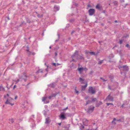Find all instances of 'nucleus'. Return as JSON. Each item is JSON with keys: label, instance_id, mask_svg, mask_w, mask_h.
I'll return each mask as SVG.
<instances>
[{"label": "nucleus", "instance_id": "f257e3e1", "mask_svg": "<svg viewBox=\"0 0 130 130\" xmlns=\"http://www.w3.org/2000/svg\"><path fill=\"white\" fill-rule=\"evenodd\" d=\"M78 51L76 50L74 54L71 56V58H72V59L70 61L71 62H76V60L75 59H77L78 56Z\"/></svg>", "mask_w": 130, "mask_h": 130}, {"label": "nucleus", "instance_id": "f03ea898", "mask_svg": "<svg viewBox=\"0 0 130 130\" xmlns=\"http://www.w3.org/2000/svg\"><path fill=\"white\" fill-rule=\"evenodd\" d=\"M94 107L92 105L89 106L87 109V112L88 113H92L94 111Z\"/></svg>", "mask_w": 130, "mask_h": 130}, {"label": "nucleus", "instance_id": "7ed1b4c3", "mask_svg": "<svg viewBox=\"0 0 130 130\" xmlns=\"http://www.w3.org/2000/svg\"><path fill=\"white\" fill-rule=\"evenodd\" d=\"M88 92L89 93L91 94H95L96 92V91L94 89H93L92 86L89 87Z\"/></svg>", "mask_w": 130, "mask_h": 130}, {"label": "nucleus", "instance_id": "20e7f679", "mask_svg": "<svg viewBox=\"0 0 130 130\" xmlns=\"http://www.w3.org/2000/svg\"><path fill=\"white\" fill-rule=\"evenodd\" d=\"M27 76L25 74V73H24L23 75L21 76V77H20V79H21V80L23 79L25 82H26L27 80V79L26 78L27 77Z\"/></svg>", "mask_w": 130, "mask_h": 130}, {"label": "nucleus", "instance_id": "39448f33", "mask_svg": "<svg viewBox=\"0 0 130 130\" xmlns=\"http://www.w3.org/2000/svg\"><path fill=\"white\" fill-rule=\"evenodd\" d=\"M95 10L93 9H90L88 11V12L90 15H92L95 13Z\"/></svg>", "mask_w": 130, "mask_h": 130}, {"label": "nucleus", "instance_id": "423d86ee", "mask_svg": "<svg viewBox=\"0 0 130 130\" xmlns=\"http://www.w3.org/2000/svg\"><path fill=\"white\" fill-rule=\"evenodd\" d=\"M121 68H124V71L126 72H127L129 70L128 67L126 65H124L123 66H121L120 67Z\"/></svg>", "mask_w": 130, "mask_h": 130}, {"label": "nucleus", "instance_id": "0eeeda50", "mask_svg": "<svg viewBox=\"0 0 130 130\" xmlns=\"http://www.w3.org/2000/svg\"><path fill=\"white\" fill-rule=\"evenodd\" d=\"M60 119L62 120H64L66 118L64 113H60Z\"/></svg>", "mask_w": 130, "mask_h": 130}, {"label": "nucleus", "instance_id": "6e6552de", "mask_svg": "<svg viewBox=\"0 0 130 130\" xmlns=\"http://www.w3.org/2000/svg\"><path fill=\"white\" fill-rule=\"evenodd\" d=\"M106 100H108L110 101H113V98L110 96V94H109L106 98Z\"/></svg>", "mask_w": 130, "mask_h": 130}, {"label": "nucleus", "instance_id": "1a4fd4ad", "mask_svg": "<svg viewBox=\"0 0 130 130\" xmlns=\"http://www.w3.org/2000/svg\"><path fill=\"white\" fill-rule=\"evenodd\" d=\"M86 84L85 85H83L81 86V90L82 91H84L86 88L87 87L88 84L87 82H86Z\"/></svg>", "mask_w": 130, "mask_h": 130}, {"label": "nucleus", "instance_id": "9d476101", "mask_svg": "<svg viewBox=\"0 0 130 130\" xmlns=\"http://www.w3.org/2000/svg\"><path fill=\"white\" fill-rule=\"evenodd\" d=\"M84 58L83 56V55L82 54V55H79L78 54V58L77 60H84Z\"/></svg>", "mask_w": 130, "mask_h": 130}, {"label": "nucleus", "instance_id": "9b49d317", "mask_svg": "<svg viewBox=\"0 0 130 130\" xmlns=\"http://www.w3.org/2000/svg\"><path fill=\"white\" fill-rule=\"evenodd\" d=\"M59 7L58 6L55 5L54 7V11L56 12L59 10Z\"/></svg>", "mask_w": 130, "mask_h": 130}, {"label": "nucleus", "instance_id": "f8f14e48", "mask_svg": "<svg viewBox=\"0 0 130 130\" xmlns=\"http://www.w3.org/2000/svg\"><path fill=\"white\" fill-rule=\"evenodd\" d=\"M102 103L101 101H99V102L98 101H97V102L96 103V107H98L100 106V105H102Z\"/></svg>", "mask_w": 130, "mask_h": 130}, {"label": "nucleus", "instance_id": "ddd939ff", "mask_svg": "<svg viewBox=\"0 0 130 130\" xmlns=\"http://www.w3.org/2000/svg\"><path fill=\"white\" fill-rule=\"evenodd\" d=\"M56 85V83L54 82L52 83L51 84H50V85H48V86L54 88L55 87Z\"/></svg>", "mask_w": 130, "mask_h": 130}, {"label": "nucleus", "instance_id": "4468645a", "mask_svg": "<svg viewBox=\"0 0 130 130\" xmlns=\"http://www.w3.org/2000/svg\"><path fill=\"white\" fill-rule=\"evenodd\" d=\"M5 103L6 104H10V105H11V106H13L14 104V103H13V104L11 103H10V100H9L8 99H7V100L6 101V102H5Z\"/></svg>", "mask_w": 130, "mask_h": 130}, {"label": "nucleus", "instance_id": "2eb2a0df", "mask_svg": "<svg viewBox=\"0 0 130 130\" xmlns=\"http://www.w3.org/2000/svg\"><path fill=\"white\" fill-rule=\"evenodd\" d=\"M50 122L51 121L49 117H47L46 119V121L45 123L47 124H48L50 123Z\"/></svg>", "mask_w": 130, "mask_h": 130}, {"label": "nucleus", "instance_id": "dca6fc26", "mask_svg": "<svg viewBox=\"0 0 130 130\" xmlns=\"http://www.w3.org/2000/svg\"><path fill=\"white\" fill-rule=\"evenodd\" d=\"M57 95V94H52L51 95L49 96H48V98L49 99H51L52 98L55 97Z\"/></svg>", "mask_w": 130, "mask_h": 130}, {"label": "nucleus", "instance_id": "f3484780", "mask_svg": "<svg viewBox=\"0 0 130 130\" xmlns=\"http://www.w3.org/2000/svg\"><path fill=\"white\" fill-rule=\"evenodd\" d=\"M79 82L81 84H85L84 83V79L82 78H80L79 79Z\"/></svg>", "mask_w": 130, "mask_h": 130}, {"label": "nucleus", "instance_id": "a211bd4d", "mask_svg": "<svg viewBox=\"0 0 130 130\" xmlns=\"http://www.w3.org/2000/svg\"><path fill=\"white\" fill-rule=\"evenodd\" d=\"M84 70V68L83 67H81L80 68H78L77 69L79 71L80 73H81Z\"/></svg>", "mask_w": 130, "mask_h": 130}, {"label": "nucleus", "instance_id": "6ab92c4d", "mask_svg": "<svg viewBox=\"0 0 130 130\" xmlns=\"http://www.w3.org/2000/svg\"><path fill=\"white\" fill-rule=\"evenodd\" d=\"M96 8L99 10H101L102 9V7L100 6L99 4H97L96 5Z\"/></svg>", "mask_w": 130, "mask_h": 130}, {"label": "nucleus", "instance_id": "aec40b11", "mask_svg": "<svg viewBox=\"0 0 130 130\" xmlns=\"http://www.w3.org/2000/svg\"><path fill=\"white\" fill-rule=\"evenodd\" d=\"M27 49L26 50V53H27L29 55H31V52L29 50L28 47L27 46Z\"/></svg>", "mask_w": 130, "mask_h": 130}, {"label": "nucleus", "instance_id": "412c9836", "mask_svg": "<svg viewBox=\"0 0 130 130\" xmlns=\"http://www.w3.org/2000/svg\"><path fill=\"white\" fill-rule=\"evenodd\" d=\"M36 14H37V16L39 18H41V17H43V15L42 14H40L36 12Z\"/></svg>", "mask_w": 130, "mask_h": 130}, {"label": "nucleus", "instance_id": "4be33fe9", "mask_svg": "<svg viewBox=\"0 0 130 130\" xmlns=\"http://www.w3.org/2000/svg\"><path fill=\"white\" fill-rule=\"evenodd\" d=\"M92 102L91 101L89 100L86 101V103L85 104V106H86L87 104H90Z\"/></svg>", "mask_w": 130, "mask_h": 130}, {"label": "nucleus", "instance_id": "5701e85b", "mask_svg": "<svg viewBox=\"0 0 130 130\" xmlns=\"http://www.w3.org/2000/svg\"><path fill=\"white\" fill-rule=\"evenodd\" d=\"M26 24V23H25L24 21H23L20 24V26H23V25H25Z\"/></svg>", "mask_w": 130, "mask_h": 130}, {"label": "nucleus", "instance_id": "b1692460", "mask_svg": "<svg viewBox=\"0 0 130 130\" xmlns=\"http://www.w3.org/2000/svg\"><path fill=\"white\" fill-rule=\"evenodd\" d=\"M43 72V71L42 69H39L38 71H37L36 73H42Z\"/></svg>", "mask_w": 130, "mask_h": 130}, {"label": "nucleus", "instance_id": "393cba45", "mask_svg": "<svg viewBox=\"0 0 130 130\" xmlns=\"http://www.w3.org/2000/svg\"><path fill=\"white\" fill-rule=\"evenodd\" d=\"M9 121L10 122H11V123H13L14 122L13 119L12 118L11 119H9Z\"/></svg>", "mask_w": 130, "mask_h": 130}, {"label": "nucleus", "instance_id": "a878e982", "mask_svg": "<svg viewBox=\"0 0 130 130\" xmlns=\"http://www.w3.org/2000/svg\"><path fill=\"white\" fill-rule=\"evenodd\" d=\"M47 98L46 97H44L42 98V101L45 102V101L46 99Z\"/></svg>", "mask_w": 130, "mask_h": 130}, {"label": "nucleus", "instance_id": "bb28decb", "mask_svg": "<svg viewBox=\"0 0 130 130\" xmlns=\"http://www.w3.org/2000/svg\"><path fill=\"white\" fill-rule=\"evenodd\" d=\"M97 99L96 98H92V102H94L97 101Z\"/></svg>", "mask_w": 130, "mask_h": 130}, {"label": "nucleus", "instance_id": "cd10ccee", "mask_svg": "<svg viewBox=\"0 0 130 130\" xmlns=\"http://www.w3.org/2000/svg\"><path fill=\"white\" fill-rule=\"evenodd\" d=\"M108 89H110L112 91L114 90L113 89L111 88V87H110V86H109V85H108Z\"/></svg>", "mask_w": 130, "mask_h": 130}, {"label": "nucleus", "instance_id": "c85d7f7f", "mask_svg": "<svg viewBox=\"0 0 130 130\" xmlns=\"http://www.w3.org/2000/svg\"><path fill=\"white\" fill-rule=\"evenodd\" d=\"M76 88V87L75 89V92L76 93L78 94V91L77 90Z\"/></svg>", "mask_w": 130, "mask_h": 130}, {"label": "nucleus", "instance_id": "c756f323", "mask_svg": "<svg viewBox=\"0 0 130 130\" xmlns=\"http://www.w3.org/2000/svg\"><path fill=\"white\" fill-rule=\"evenodd\" d=\"M89 53L92 55H95V53L94 52H89Z\"/></svg>", "mask_w": 130, "mask_h": 130}, {"label": "nucleus", "instance_id": "7c9ffc66", "mask_svg": "<svg viewBox=\"0 0 130 130\" xmlns=\"http://www.w3.org/2000/svg\"><path fill=\"white\" fill-rule=\"evenodd\" d=\"M109 78L110 79H111L113 78V77L111 75H110L109 76Z\"/></svg>", "mask_w": 130, "mask_h": 130}, {"label": "nucleus", "instance_id": "2f4dec72", "mask_svg": "<svg viewBox=\"0 0 130 130\" xmlns=\"http://www.w3.org/2000/svg\"><path fill=\"white\" fill-rule=\"evenodd\" d=\"M73 5L77 7L78 6V4L75 3H73Z\"/></svg>", "mask_w": 130, "mask_h": 130}, {"label": "nucleus", "instance_id": "473e14b6", "mask_svg": "<svg viewBox=\"0 0 130 130\" xmlns=\"http://www.w3.org/2000/svg\"><path fill=\"white\" fill-rule=\"evenodd\" d=\"M48 68L50 69H52V70L53 71V70H56V68L55 69H53L52 68H51V66H49Z\"/></svg>", "mask_w": 130, "mask_h": 130}, {"label": "nucleus", "instance_id": "72a5a7b5", "mask_svg": "<svg viewBox=\"0 0 130 130\" xmlns=\"http://www.w3.org/2000/svg\"><path fill=\"white\" fill-rule=\"evenodd\" d=\"M88 122V121L86 119L85 121V122L86 123V124H84L85 125H87V124Z\"/></svg>", "mask_w": 130, "mask_h": 130}, {"label": "nucleus", "instance_id": "f704fd0d", "mask_svg": "<svg viewBox=\"0 0 130 130\" xmlns=\"http://www.w3.org/2000/svg\"><path fill=\"white\" fill-rule=\"evenodd\" d=\"M26 21L27 22L29 23H30L31 22L29 20V19L27 18L26 19Z\"/></svg>", "mask_w": 130, "mask_h": 130}, {"label": "nucleus", "instance_id": "c9c22d12", "mask_svg": "<svg viewBox=\"0 0 130 130\" xmlns=\"http://www.w3.org/2000/svg\"><path fill=\"white\" fill-rule=\"evenodd\" d=\"M103 61V60H102L101 61H99V62L98 63V64H101L102 63V62Z\"/></svg>", "mask_w": 130, "mask_h": 130}, {"label": "nucleus", "instance_id": "e433bc0d", "mask_svg": "<svg viewBox=\"0 0 130 130\" xmlns=\"http://www.w3.org/2000/svg\"><path fill=\"white\" fill-rule=\"evenodd\" d=\"M107 105V106H108L109 105H113L112 103H106Z\"/></svg>", "mask_w": 130, "mask_h": 130}, {"label": "nucleus", "instance_id": "4c0bfd02", "mask_svg": "<svg viewBox=\"0 0 130 130\" xmlns=\"http://www.w3.org/2000/svg\"><path fill=\"white\" fill-rule=\"evenodd\" d=\"M93 73V71H91L89 73V74L90 75H92Z\"/></svg>", "mask_w": 130, "mask_h": 130}, {"label": "nucleus", "instance_id": "58836bf2", "mask_svg": "<svg viewBox=\"0 0 130 130\" xmlns=\"http://www.w3.org/2000/svg\"><path fill=\"white\" fill-rule=\"evenodd\" d=\"M57 35H58V40H55V42H57L59 40V38H60V36H59V34H58Z\"/></svg>", "mask_w": 130, "mask_h": 130}, {"label": "nucleus", "instance_id": "ea45409f", "mask_svg": "<svg viewBox=\"0 0 130 130\" xmlns=\"http://www.w3.org/2000/svg\"><path fill=\"white\" fill-rule=\"evenodd\" d=\"M34 115H32L31 117L30 118L32 119H33V118H34Z\"/></svg>", "mask_w": 130, "mask_h": 130}, {"label": "nucleus", "instance_id": "a19ab883", "mask_svg": "<svg viewBox=\"0 0 130 130\" xmlns=\"http://www.w3.org/2000/svg\"><path fill=\"white\" fill-rule=\"evenodd\" d=\"M125 46L127 47H128V48H129V47H130L129 44H126V45H125Z\"/></svg>", "mask_w": 130, "mask_h": 130}, {"label": "nucleus", "instance_id": "79ce46f5", "mask_svg": "<svg viewBox=\"0 0 130 130\" xmlns=\"http://www.w3.org/2000/svg\"><path fill=\"white\" fill-rule=\"evenodd\" d=\"M122 42L123 40H120L119 43L120 44H121L122 43Z\"/></svg>", "mask_w": 130, "mask_h": 130}, {"label": "nucleus", "instance_id": "37998d69", "mask_svg": "<svg viewBox=\"0 0 130 130\" xmlns=\"http://www.w3.org/2000/svg\"><path fill=\"white\" fill-rule=\"evenodd\" d=\"M52 64L55 66H56V64L55 63H53Z\"/></svg>", "mask_w": 130, "mask_h": 130}, {"label": "nucleus", "instance_id": "c03bdc74", "mask_svg": "<svg viewBox=\"0 0 130 130\" xmlns=\"http://www.w3.org/2000/svg\"><path fill=\"white\" fill-rule=\"evenodd\" d=\"M125 105V104H123L122 105H121V107H122V108H123V107H124V108H125V107H125V106H124V105Z\"/></svg>", "mask_w": 130, "mask_h": 130}, {"label": "nucleus", "instance_id": "a18cd8bd", "mask_svg": "<svg viewBox=\"0 0 130 130\" xmlns=\"http://www.w3.org/2000/svg\"><path fill=\"white\" fill-rule=\"evenodd\" d=\"M49 102V101H46L45 102H44V103L45 104L48 103Z\"/></svg>", "mask_w": 130, "mask_h": 130}, {"label": "nucleus", "instance_id": "49530a36", "mask_svg": "<svg viewBox=\"0 0 130 130\" xmlns=\"http://www.w3.org/2000/svg\"><path fill=\"white\" fill-rule=\"evenodd\" d=\"M89 52H90L87 51H85V53L86 54H88L89 53Z\"/></svg>", "mask_w": 130, "mask_h": 130}, {"label": "nucleus", "instance_id": "de8ad7c7", "mask_svg": "<svg viewBox=\"0 0 130 130\" xmlns=\"http://www.w3.org/2000/svg\"><path fill=\"white\" fill-rule=\"evenodd\" d=\"M20 81V80H19V79H18L16 81L15 84H17V83L18 82H19Z\"/></svg>", "mask_w": 130, "mask_h": 130}, {"label": "nucleus", "instance_id": "09e8293b", "mask_svg": "<svg viewBox=\"0 0 130 130\" xmlns=\"http://www.w3.org/2000/svg\"><path fill=\"white\" fill-rule=\"evenodd\" d=\"M35 53L34 52H32V53H31V54L32 55H34L35 54Z\"/></svg>", "mask_w": 130, "mask_h": 130}, {"label": "nucleus", "instance_id": "8fccbe9b", "mask_svg": "<svg viewBox=\"0 0 130 130\" xmlns=\"http://www.w3.org/2000/svg\"><path fill=\"white\" fill-rule=\"evenodd\" d=\"M88 97H89V96H88L85 97V100H87V99L88 98Z\"/></svg>", "mask_w": 130, "mask_h": 130}, {"label": "nucleus", "instance_id": "3c124183", "mask_svg": "<svg viewBox=\"0 0 130 130\" xmlns=\"http://www.w3.org/2000/svg\"><path fill=\"white\" fill-rule=\"evenodd\" d=\"M17 87V86L16 85H14L13 87V89H14L15 88H16V87Z\"/></svg>", "mask_w": 130, "mask_h": 130}, {"label": "nucleus", "instance_id": "603ef678", "mask_svg": "<svg viewBox=\"0 0 130 130\" xmlns=\"http://www.w3.org/2000/svg\"><path fill=\"white\" fill-rule=\"evenodd\" d=\"M75 32V31H74V30H73V31H72V32H71V34H72H72L74 33V32Z\"/></svg>", "mask_w": 130, "mask_h": 130}, {"label": "nucleus", "instance_id": "864d4df0", "mask_svg": "<svg viewBox=\"0 0 130 130\" xmlns=\"http://www.w3.org/2000/svg\"><path fill=\"white\" fill-rule=\"evenodd\" d=\"M120 1L121 2H124V0H120Z\"/></svg>", "mask_w": 130, "mask_h": 130}, {"label": "nucleus", "instance_id": "5fc2aeb1", "mask_svg": "<svg viewBox=\"0 0 130 130\" xmlns=\"http://www.w3.org/2000/svg\"><path fill=\"white\" fill-rule=\"evenodd\" d=\"M68 109V107H67L66 108H64L63 109V110H65Z\"/></svg>", "mask_w": 130, "mask_h": 130}, {"label": "nucleus", "instance_id": "6e6d98bb", "mask_svg": "<svg viewBox=\"0 0 130 130\" xmlns=\"http://www.w3.org/2000/svg\"><path fill=\"white\" fill-rule=\"evenodd\" d=\"M103 80V81H104V82H106V81H107V80H105V79H104V78L103 79V80Z\"/></svg>", "mask_w": 130, "mask_h": 130}, {"label": "nucleus", "instance_id": "4d7b16f0", "mask_svg": "<svg viewBox=\"0 0 130 130\" xmlns=\"http://www.w3.org/2000/svg\"><path fill=\"white\" fill-rule=\"evenodd\" d=\"M84 69L86 71H87L88 70V69L87 68H85Z\"/></svg>", "mask_w": 130, "mask_h": 130}, {"label": "nucleus", "instance_id": "13d9d810", "mask_svg": "<svg viewBox=\"0 0 130 130\" xmlns=\"http://www.w3.org/2000/svg\"><path fill=\"white\" fill-rule=\"evenodd\" d=\"M48 68H47L46 69H45V70L47 72H48V69H47Z\"/></svg>", "mask_w": 130, "mask_h": 130}, {"label": "nucleus", "instance_id": "bf43d9fd", "mask_svg": "<svg viewBox=\"0 0 130 130\" xmlns=\"http://www.w3.org/2000/svg\"><path fill=\"white\" fill-rule=\"evenodd\" d=\"M116 120V119L115 118H114L113 119V121H115Z\"/></svg>", "mask_w": 130, "mask_h": 130}, {"label": "nucleus", "instance_id": "052dcab7", "mask_svg": "<svg viewBox=\"0 0 130 130\" xmlns=\"http://www.w3.org/2000/svg\"><path fill=\"white\" fill-rule=\"evenodd\" d=\"M46 67H47V68H49V66H48V65H46Z\"/></svg>", "mask_w": 130, "mask_h": 130}, {"label": "nucleus", "instance_id": "680f3d73", "mask_svg": "<svg viewBox=\"0 0 130 130\" xmlns=\"http://www.w3.org/2000/svg\"><path fill=\"white\" fill-rule=\"evenodd\" d=\"M121 119H119V120H117V121H121Z\"/></svg>", "mask_w": 130, "mask_h": 130}, {"label": "nucleus", "instance_id": "e2e57ef3", "mask_svg": "<svg viewBox=\"0 0 130 130\" xmlns=\"http://www.w3.org/2000/svg\"><path fill=\"white\" fill-rule=\"evenodd\" d=\"M17 98V96H15V99H16Z\"/></svg>", "mask_w": 130, "mask_h": 130}, {"label": "nucleus", "instance_id": "0e129e2a", "mask_svg": "<svg viewBox=\"0 0 130 130\" xmlns=\"http://www.w3.org/2000/svg\"><path fill=\"white\" fill-rule=\"evenodd\" d=\"M115 23H117V22H118V21L117 20H115Z\"/></svg>", "mask_w": 130, "mask_h": 130}, {"label": "nucleus", "instance_id": "69168bd1", "mask_svg": "<svg viewBox=\"0 0 130 130\" xmlns=\"http://www.w3.org/2000/svg\"><path fill=\"white\" fill-rule=\"evenodd\" d=\"M30 84V83H28V84H27V85H26V86H27L29 84Z\"/></svg>", "mask_w": 130, "mask_h": 130}, {"label": "nucleus", "instance_id": "338daca9", "mask_svg": "<svg viewBox=\"0 0 130 130\" xmlns=\"http://www.w3.org/2000/svg\"><path fill=\"white\" fill-rule=\"evenodd\" d=\"M7 96L9 97V95L8 94H7Z\"/></svg>", "mask_w": 130, "mask_h": 130}, {"label": "nucleus", "instance_id": "774afa93", "mask_svg": "<svg viewBox=\"0 0 130 130\" xmlns=\"http://www.w3.org/2000/svg\"><path fill=\"white\" fill-rule=\"evenodd\" d=\"M58 124L59 125H61V123H58Z\"/></svg>", "mask_w": 130, "mask_h": 130}]
</instances>
